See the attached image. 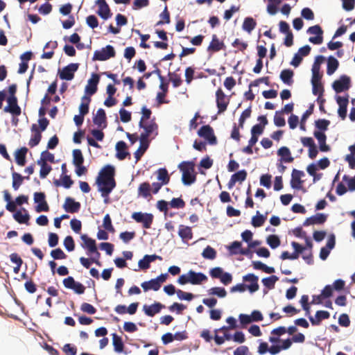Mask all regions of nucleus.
<instances>
[{
  "instance_id": "30",
  "label": "nucleus",
  "mask_w": 355,
  "mask_h": 355,
  "mask_svg": "<svg viewBox=\"0 0 355 355\" xmlns=\"http://www.w3.org/2000/svg\"><path fill=\"white\" fill-rule=\"evenodd\" d=\"M277 155L281 157V162L285 163H291L294 160V157L291 156L289 148L286 146H282L277 150Z\"/></svg>"
},
{
  "instance_id": "29",
  "label": "nucleus",
  "mask_w": 355,
  "mask_h": 355,
  "mask_svg": "<svg viewBox=\"0 0 355 355\" xmlns=\"http://www.w3.org/2000/svg\"><path fill=\"white\" fill-rule=\"evenodd\" d=\"M31 131L34 132V134L32 135L28 142V145L31 148H33L38 145L42 139V134L36 124L32 125Z\"/></svg>"
},
{
  "instance_id": "56",
  "label": "nucleus",
  "mask_w": 355,
  "mask_h": 355,
  "mask_svg": "<svg viewBox=\"0 0 355 355\" xmlns=\"http://www.w3.org/2000/svg\"><path fill=\"white\" fill-rule=\"evenodd\" d=\"M251 107H248L245 109L241 114L239 120V128H243L244 125V123L246 119L249 118L251 115Z\"/></svg>"
},
{
  "instance_id": "13",
  "label": "nucleus",
  "mask_w": 355,
  "mask_h": 355,
  "mask_svg": "<svg viewBox=\"0 0 355 355\" xmlns=\"http://www.w3.org/2000/svg\"><path fill=\"white\" fill-rule=\"evenodd\" d=\"M243 280L245 282H250V284H245L247 289L250 293H254L259 288L258 284L259 277L253 273H249L243 277Z\"/></svg>"
},
{
  "instance_id": "16",
  "label": "nucleus",
  "mask_w": 355,
  "mask_h": 355,
  "mask_svg": "<svg viewBox=\"0 0 355 355\" xmlns=\"http://www.w3.org/2000/svg\"><path fill=\"white\" fill-rule=\"evenodd\" d=\"M336 102L338 104V114L339 116L344 120L347 116V105L349 103V96L345 97L338 96L336 97Z\"/></svg>"
},
{
  "instance_id": "6",
  "label": "nucleus",
  "mask_w": 355,
  "mask_h": 355,
  "mask_svg": "<svg viewBox=\"0 0 355 355\" xmlns=\"http://www.w3.org/2000/svg\"><path fill=\"white\" fill-rule=\"evenodd\" d=\"M198 135L207 140L211 145L217 144V139L214 135V130L209 125H202L198 131Z\"/></svg>"
},
{
  "instance_id": "48",
  "label": "nucleus",
  "mask_w": 355,
  "mask_h": 355,
  "mask_svg": "<svg viewBox=\"0 0 355 355\" xmlns=\"http://www.w3.org/2000/svg\"><path fill=\"white\" fill-rule=\"evenodd\" d=\"M312 92L314 95L318 96V101H320V97L323 96L324 87L322 83H311Z\"/></svg>"
},
{
  "instance_id": "64",
  "label": "nucleus",
  "mask_w": 355,
  "mask_h": 355,
  "mask_svg": "<svg viewBox=\"0 0 355 355\" xmlns=\"http://www.w3.org/2000/svg\"><path fill=\"white\" fill-rule=\"evenodd\" d=\"M62 351L66 355H76L77 353V348L76 347L68 343L63 346Z\"/></svg>"
},
{
  "instance_id": "54",
  "label": "nucleus",
  "mask_w": 355,
  "mask_h": 355,
  "mask_svg": "<svg viewBox=\"0 0 355 355\" xmlns=\"http://www.w3.org/2000/svg\"><path fill=\"white\" fill-rule=\"evenodd\" d=\"M98 15L104 19H107L112 15L110 9L108 5L98 8L97 12Z\"/></svg>"
},
{
  "instance_id": "33",
  "label": "nucleus",
  "mask_w": 355,
  "mask_h": 355,
  "mask_svg": "<svg viewBox=\"0 0 355 355\" xmlns=\"http://www.w3.org/2000/svg\"><path fill=\"white\" fill-rule=\"evenodd\" d=\"M294 72L291 69H284L280 73V79L282 82L288 85H291L293 83V77Z\"/></svg>"
},
{
  "instance_id": "20",
  "label": "nucleus",
  "mask_w": 355,
  "mask_h": 355,
  "mask_svg": "<svg viewBox=\"0 0 355 355\" xmlns=\"http://www.w3.org/2000/svg\"><path fill=\"white\" fill-rule=\"evenodd\" d=\"M178 235L184 243H187L193 239V232L191 227L180 225Z\"/></svg>"
},
{
  "instance_id": "62",
  "label": "nucleus",
  "mask_w": 355,
  "mask_h": 355,
  "mask_svg": "<svg viewBox=\"0 0 355 355\" xmlns=\"http://www.w3.org/2000/svg\"><path fill=\"white\" fill-rule=\"evenodd\" d=\"M274 123L277 127H283L286 124L285 119L279 112H275L274 116Z\"/></svg>"
},
{
  "instance_id": "43",
  "label": "nucleus",
  "mask_w": 355,
  "mask_h": 355,
  "mask_svg": "<svg viewBox=\"0 0 355 355\" xmlns=\"http://www.w3.org/2000/svg\"><path fill=\"white\" fill-rule=\"evenodd\" d=\"M279 280L278 277L275 275H271L268 277L262 279L261 282L263 286L269 290L275 288V283Z\"/></svg>"
},
{
  "instance_id": "15",
  "label": "nucleus",
  "mask_w": 355,
  "mask_h": 355,
  "mask_svg": "<svg viewBox=\"0 0 355 355\" xmlns=\"http://www.w3.org/2000/svg\"><path fill=\"white\" fill-rule=\"evenodd\" d=\"M101 180H114V168L111 165H107L103 167L98 173L96 181Z\"/></svg>"
},
{
  "instance_id": "5",
  "label": "nucleus",
  "mask_w": 355,
  "mask_h": 355,
  "mask_svg": "<svg viewBox=\"0 0 355 355\" xmlns=\"http://www.w3.org/2000/svg\"><path fill=\"white\" fill-rule=\"evenodd\" d=\"M116 55L114 47L111 45H107L101 51H96L94 53L93 60L105 61L111 58H114Z\"/></svg>"
},
{
  "instance_id": "24",
  "label": "nucleus",
  "mask_w": 355,
  "mask_h": 355,
  "mask_svg": "<svg viewBox=\"0 0 355 355\" xmlns=\"http://www.w3.org/2000/svg\"><path fill=\"white\" fill-rule=\"evenodd\" d=\"M115 148L116 150V157L119 160H123L128 155H130L129 152L127 151V144L123 141H118L116 144Z\"/></svg>"
},
{
  "instance_id": "60",
  "label": "nucleus",
  "mask_w": 355,
  "mask_h": 355,
  "mask_svg": "<svg viewBox=\"0 0 355 355\" xmlns=\"http://www.w3.org/2000/svg\"><path fill=\"white\" fill-rule=\"evenodd\" d=\"M51 256L54 259H64L67 258V254L60 248H56L51 250Z\"/></svg>"
},
{
  "instance_id": "12",
  "label": "nucleus",
  "mask_w": 355,
  "mask_h": 355,
  "mask_svg": "<svg viewBox=\"0 0 355 355\" xmlns=\"http://www.w3.org/2000/svg\"><path fill=\"white\" fill-rule=\"evenodd\" d=\"M304 173L302 171L297 169H293L291 173V186L293 189H300L302 187L304 181L302 180V178L304 176Z\"/></svg>"
},
{
  "instance_id": "63",
  "label": "nucleus",
  "mask_w": 355,
  "mask_h": 355,
  "mask_svg": "<svg viewBox=\"0 0 355 355\" xmlns=\"http://www.w3.org/2000/svg\"><path fill=\"white\" fill-rule=\"evenodd\" d=\"M121 121L123 123H128L131 120V113L124 108H121L119 110Z\"/></svg>"
},
{
  "instance_id": "57",
  "label": "nucleus",
  "mask_w": 355,
  "mask_h": 355,
  "mask_svg": "<svg viewBox=\"0 0 355 355\" xmlns=\"http://www.w3.org/2000/svg\"><path fill=\"white\" fill-rule=\"evenodd\" d=\"M142 116L139 121V126L142 127L143 123H144L145 120L149 119L150 118L152 112L150 109L146 107H143L141 109Z\"/></svg>"
},
{
  "instance_id": "14",
  "label": "nucleus",
  "mask_w": 355,
  "mask_h": 355,
  "mask_svg": "<svg viewBox=\"0 0 355 355\" xmlns=\"http://www.w3.org/2000/svg\"><path fill=\"white\" fill-rule=\"evenodd\" d=\"M100 77L97 73H93L92 78L88 80L85 87V92L87 96L94 94L98 89L97 85L99 83Z\"/></svg>"
},
{
  "instance_id": "21",
  "label": "nucleus",
  "mask_w": 355,
  "mask_h": 355,
  "mask_svg": "<svg viewBox=\"0 0 355 355\" xmlns=\"http://www.w3.org/2000/svg\"><path fill=\"white\" fill-rule=\"evenodd\" d=\"M247 177V172L245 170L239 171L231 176L230 181L227 183V188L229 189H232L236 182H242Z\"/></svg>"
},
{
  "instance_id": "7",
  "label": "nucleus",
  "mask_w": 355,
  "mask_h": 355,
  "mask_svg": "<svg viewBox=\"0 0 355 355\" xmlns=\"http://www.w3.org/2000/svg\"><path fill=\"white\" fill-rule=\"evenodd\" d=\"M6 101L8 105L4 107L3 111L5 112L10 113L12 116H19L21 113V110L18 105L17 98L8 96Z\"/></svg>"
},
{
  "instance_id": "3",
  "label": "nucleus",
  "mask_w": 355,
  "mask_h": 355,
  "mask_svg": "<svg viewBox=\"0 0 355 355\" xmlns=\"http://www.w3.org/2000/svg\"><path fill=\"white\" fill-rule=\"evenodd\" d=\"M131 217L137 223H141L145 229H150L151 227L154 219V216L152 214L141 211L132 213Z\"/></svg>"
},
{
  "instance_id": "4",
  "label": "nucleus",
  "mask_w": 355,
  "mask_h": 355,
  "mask_svg": "<svg viewBox=\"0 0 355 355\" xmlns=\"http://www.w3.org/2000/svg\"><path fill=\"white\" fill-rule=\"evenodd\" d=\"M96 183L98 186V191L101 192V196L105 198V202H107V198H108L110 193L116 187V181L101 180L96 181Z\"/></svg>"
},
{
  "instance_id": "1",
  "label": "nucleus",
  "mask_w": 355,
  "mask_h": 355,
  "mask_svg": "<svg viewBox=\"0 0 355 355\" xmlns=\"http://www.w3.org/2000/svg\"><path fill=\"white\" fill-rule=\"evenodd\" d=\"M178 168L182 173V181L184 185H191L196 182V173L193 162H182L178 165Z\"/></svg>"
},
{
  "instance_id": "44",
  "label": "nucleus",
  "mask_w": 355,
  "mask_h": 355,
  "mask_svg": "<svg viewBox=\"0 0 355 355\" xmlns=\"http://www.w3.org/2000/svg\"><path fill=\"white\" fill-rule=\"evenodd\" d=\"M24 211L26 212L25 214H22L21 211H17L13 214V218H15V220L20 224H27L30 219V216L26 212V210L24 209Z\"/></svg>"
},
{
  "instance_id": "35",
  "label": "nucleus",
  "mask_w": 355,
  "mask_h": 355,
  "mask_svg": "<svg viewBox=\"0 0 355 355\" xmlns=\"http://www.w3.org/2000/svg\"><path fill=\"white\" fill-rule=\"evenodd\" d=\"M112 336L114 351L117 353H121L124 349V344L122 338L115 333L112 334Z\"/></svg>"
},
{
  "instance_id": "27",
  "label": "nucleus",
  "mask_w": 355,
  "mask_h": 355,
  "mask_svg": "<svg viewBox=\"0 0 355 355\" xmlns=\"http://www.w3.org/2000/svg\"><path fill=\"white\" fill-rule=\"evenodd\" d=\"M81 240L83 241V244L82 245L83 248H86L87 250V254L91 252L96 251V241L92 238H89L86 234H83L81 236Z\"/></svg>"
},
{
  "instance_id": "17",
  "label": "nucleus",
  "mask_w": 355,
  "mask_h": 355,
  "mask_svg": "<svg viewBox=\"0 0 355 355\" xmlns=\"http://www.w3.org/2000/svg\"><path fill=\"white\" fill-rule=\"evenodd\" d=\"M327 216L322 213H318L309 218H307L303 223L304 226L311 225H322L326 222Z\"/></svg>"
},
{
  "instance_id": "9",
  "label": "nucleus",
  "mask_w": 355,
  "mask_h": 355,
  "mask_svg": "<svg viewBox=\"0 0 355 355\" xmlns=\"http://www.w3.org/2000/svg\"><path fill=\"white\" fill-rule=\"evenodd\" d=\"M332 87L337 93L347 90L350 87V78L346 75H343L338 80L333 83Z\"/></svg>"
},
{
  "instance_id": "39",
  "label": "nucleus",
  "mask_w": 355,
  "mask_h": 355,
  "mask_svg": "<svg viewBox=\"0 0 355 355\" xmlns=\"http://www.w3.org/2000/svg\"><path fill=\"white\" fill-rule=\"evenodd\" d=\"M37 164L40 166V176L41 178H45L52 170L50 165L43 160H37Z\"/></svg>"
},
{
  "instance_id": "32",
  "label": "nucleus",
  "mask_w": 355,
  "mask_h": 355,
  "mask_svg": "<svg viewBox=\"0 0 355 355\" xmlns=\"http://www.w3.org/2000/svg\"><path fill=\"white\" fill-rule=\"evenodd\" d=\"M27 152L28 148L26 147H21L15 152V161L19 166H23L26 164V155Z\"/></svg>"
},
{
  "instance_id": "59",
  "label": "nucleus",
  "mask_w": 355,
  "mask_h": 355,
  "mask_svg": "<svg viewBox=\"0 0 355 355\" xmlns=\"http://www.w3.org/2000/svg\"><path fill=\"white\" fill-rule=\"evenodd\" d=\"M135 236V232H123L119 234V238L125 243H129Z\"/></svg>"
},
{
  "instance_id": "19",
  "label": "nucleus",
  "mask_w": 355,
  "mask_h": 355,
  "mask_svg": "<svg viewBox=\"0 0 355 355\" xmlns=\"http://www.w3.org/2000/svg\"><path fill=\"white\" fill-rule=\"evenodd\" d=\"M93 122L98 128L103 129L107 126L106 114L103 109L100 108L97 110Z\"/></svg>"
},
{
  "instance_id": "47",
  "label": "nucleus",
  "mask_w": 355,
  "mask_h": 355,
  "mask_svg": "<svg viewBox=\"0 0 355 355\" xmlns=\"http://www.w3.org/2000/svg\"><path fill=\"white\" fill-rule=\"evenodd\" d=\"M84 163V157L80 149L73 150V164L74 166L82 165Z\"/></svg>"
},
{
  "instance_id": "52",
  "label": "nucleus",
  "mask_w": 355,
  "mask_h": 355,
  "mask_svg": "<svg viewBox=\"0 0 355 355\" xmlns=\"http://www.w3.org/2000/svg\"><path fill=\"white\" fill-rule=\"evenodd\" d=\"M103 226L105 228V230L110 232H114L115 230L112 224V220L108 214H107L103 220Z\"/></svg>"
},
{
  "instance_id": "8",
  "label": "nucleus",
  "mask_w": 355,
  "mask_h": 355,
  "mask_svg": "<svg viewBox=\"0 0 355 355\" xmlns=\"http://www.w3.org/2000/svg\"><path fill=\"white\" fill-rule=\"evenodd\" d=\"M45 198V193L43 192H35L34 193V202L37 203V205L35 207V211L37 212L40 213L49 210V206Z\"/></svg>"
},
{
  "instance_id": "41",
  "label": "nucleus",
  "mask_w": 355,
  "mask_h": 355,
  "mask_svg": "<svg viewBox=\"0 0 355 355\" xmlns=\"http://www.w3.org/2000/svg\"><path fill=\"white\" fill-rule=\"evenodd\" d=\"M157 180L160 181L161 183L167 184L170 181V176L168 173V171L165 168H159L157 171Z\"/></svg>"
},
{
  "instance_id": "50",
  "label": "nucleus",
  "mask_w": 355,
  "mask_h": 355,
  "mask_svg": "<svg viewBox=\"0 0 355 355\" xmlns=\"http://www.w3.org/2000/svg\"><path fill=\"white\" fill-rule=\"evenodd\" d=\"M202 256L207 259L213 260L216 257V251L211 246H207L202 252Z\"/></svg>"
},
{
  "instance_id": "36",
  "label": "nucleus",
  "mask_w": 355,
  "mask_h": 355,
  "mask_svg": "<svg viewBox=\"0 0 355 355\" xmlns=\"http://www.w3.org/2000/svg\"><path fill=\"white\" fill-rule=\"evenodd\" d=\"M339 66L338 61L333 56H329L327 59V73L329 76L332 75Z\"/></svg>"
},
{
  "instance_id": "58",
  "label": "nucleus",
  "mask_w": 355,
  "mask_h": 355,
  "mask_svg": "<svg viewBox=\"0 0 355 355\" xmlns=\"http://www.w3.org/2000/svg\"><path fill=\"white\" fill-rule=\"evenodd\" d=\"M330 121L327 119H318L315 122V127L321 131L327 130Z\"/></svg>"
},
{
  "instance_id": "42",
  "label": "nucleus",
  "mask_w": 355,
  "mask_h": 355,
  "mask_svg": "<svg viewBox=\"0 0 355 355\" xmlns=\"http://www.w3.org/2000/svg\"><path fill=\"white\" fill-rule=\"evenodd\" d=\"M257 22L252 17H246L243 23V29L250 33L256 27Z\"/></svg>"
},
{
  "instance_id": "55",
  "label": "nucleus",
  "mask_w": 355,
  "mask_h": 355,
  "mask_svg": "<svg viewBox=\"0 0 355 355\" xmlns=\"http://www.w3.org/2000/svg\"><path fill=\"white\" fill-rule=\"evenodd\" d=\"M172 208L182 209L185 207V202L181 198H174L169 202Z\"/></svg>"
},
{
  "instance_id": "31",
  "label": "nucleus",
  "mask_w": 355,
  "mask_h": 355,
  "mask_svg": "<svg viewBox=\"0 0 355 355\" xmlns=\"http://www.w3.org/2000/svg\"><path fill=\"white\" fill-rule=\"evenodd\" d=\"M330 317V314L327 311H318L315 313V318L312 316H309V319L311 322L312 325H319L322 320L328 319Z\"/></svg>"
},
{
  "instance_id": "37",
  "label": "nucleus",
  "mask_w": 355,
  "mask_h": 355,
  "mask_svg": "<svg viewBox=\"0 0 355 355\" xmlns=\"http://www.w3.org/2000/svg\"><path fill=\"white\" fill-rule=\"evenodd\" d=\"M91 101L90 96L85 95L81 98V103L79 106V112L81 115H86L89 112V105Z\"/></svg>"
},
{
  "instance_id": "23",
  "label": "nucleus",
  "mask_w": 355,
  "mask_h": 355,
  "mask_svg": "<svg viewBox=\"0 0 355 355\" xmlns=\"http://www.w3.org/2000/svg\"><path fill=\"white\" fill-rule=\"evenodd\" d=\"M139 128L144 130V132L140 135L144 139L145 138L148 139L151 134L157 130L158 125L154 120H151L148 123H143V126Z\"/></svg>"
},
{
  "instance_id": "40",
  "label": "nucleus",
  "mask_w": 355,
  "mask_h": 355,
  "mask_svg": "<svg viewBox=\"0 0 355 355\" xmlns=\"http://www.w3.org/2000/svg\"><path fill=\"white\" fill-rule=\"evenodd\" d=\"M141 286L145 291H147L150 289H153V291H158L161 287V284H159L155 279H152L148 282H144L141 284Z\"/></svg>"
},
{
  "instance_id": "49",
  "label": "nucleus",
  "mask_w": 355,
  "mask_h": 355,
  "mask_svg": "<svg viewBox=\"0 0 355 355\" xmlns=\"http://www.w3.org/2000/svg\"><path fill=\"white\" fill-rule=\"evenodd\" d=\"M266 218L260 214L259 211H257V215L252 218V225L254 227H259L263 225Z\"/></svg>"
},
{
  "instance_id": "46",
  "label": "nucleus",
  "mask_w": 355,
  "mask_h": 355,
  "mask_svg": "<svg viewBox=\"0 0 355 355\" xmlns=\"http://www.w3.org/2000/svg\"><path fill=\"white\" fill-rule=\"evenodd\" d=\"M160 20L156 24V26L163 25L164 24H169L170 20V12L168 10L167 6H165L163 12L159 15Z\"/></svg>"
},
{
  "instance_id": "25",
  "label": "nucleus",
  "mask_w": 355,
  "mask_h": 355,
  "mask_svg": "<svg viewBox=\"0 0 355 355\" xmlns=\"http://www.w3.org/2000/svg\"><path fill=\"white\" fill-rule=\"evenodd\" d=\"M313 135L318 141L319 149L320 151L328 152L330 150L329 146L326 144L327 136L324 132L315 131L313 132Z\"/></svg>"
},
{
  "instance_id": "10",
  "label": "nucleus",
  "mask_w": 355,
  "mask_h": 355,
  "mask_svg": "<svg viewBox=\"0 0 355 355\" xmlns=\"http://www.w3.org/2000/svg\"><path fill=\"white\" fill-rule=\"evenodd\" d=\"M78 63H71L64 67L60 72V78L62 80H71L74 77V73L78 69Z\"/></svg>"
},
{
  "instance_id": "26",
  "label": "nucleus",
  "mask_w": 355,
  "mask_h": 355,
  "mask_svg": "<svg viewBox=\"0 0 355 355\" xmlns=\"http://www.w3.org/2000/svg\"><path fill=\"white\" fill-rule=\"evenodd\" d=\"M225 47L223 42H220L216 35H213L211 41L207 47V51L209 52H218L220 50L224 49Z\"/></svg>"
},
{
  "instance_id": "22",
  "label": "nucleus",
  "mask_w": 355,
  "mask_h": 355,
  "mask_svg": "<svg viewBox=\"0 0 355 355\" xmlns=\"http://www.w3.org/2000/svg\"><path fill=\"white\" fill-rule=\"evenodd\" d=\"M165 306L160 302H155L154 304L147 306H144V311L146 315L150 317H153L155 314L159 313Z\"/></svg>"
},
{
  "instance_id": "38",
  "label": "nucleus",
  "mask_w": 355,
  "mask_h": 355,
  "mask_svg": "<svg viewBox=\"0 0 355 355\" xmlns=\"http://www.w3.org/2000/svg\"><path fill=\"white\" fill-rule=\"evenodd\" d=\"M138 195L144 198L150 197V184L149 182H145L139 184L138 188Z\"/></svg>"
},
{
  "instance_id": "2",
  "label": "nucleus",
  "mask_w": 355,
  "mask_h": 355,
  "mask_svg": "<svg viewBox=\"0 0 355 355\" xmlns=\"http://www.w3.org/2000/svg\"><path fill=\"white\" fill-rule=\"evenodd\" d=\"M207 280V276L202 272H196L192 270L187 275H182L178 279V284L184 285L190 283L193 285L200 284L202 282Z\"/></svg>"
},
{
  "instance_id": "11",
  "label": "nucleus",
  "mask_w": 355,
  "mask_h": 355,
  "mask_svg": "<svg viewBox=\"0 0 355 355\" xmlns=\"http://www.w3.org/2000/svg\"><path fill=\"white\" fill-rule=\"evenodd\" d=\"M216 105L218 109V112L219 114L224 112L227 110V105L229 104V100L227 98L225 94L220 88L216 91Z\"/></svg>"
},
{
  "instance_id": "61",
  "label": "nucleus",
  "mask_w": 355,
  "mask_h": 355,
  "mask_svg": "<svg viewBox=\"0 0 355 355\" xmlns=\"http://www.w3.org/2000/svg\"><path fill=\"white\" fill-rule=\"evenodd\" d=\"M64 245L69 252H71L74 250L75 243L71 236H67L65 237L64 240Z\"/></svg>"
},
{
  "instance_id": "51",
  "label": "nucleus",
  "mask_w": 355,
  "mask_h": 355,
  "mask_svg": "<svg viewBox=\"0 0 355 355\" xmlns=\"http://www.w3.org/2000/svg\"><path fill=\"white\" fill-rule=\"evenodd\" d=\"M266 241L269 246L272 249L277 248L278 246L280 245L281 243L280 239L278 237V236L275 234L268 236L267 237Z\"/></svg>"
},
{
  "instance_id": "28",
  "label": "nucleus",
  "mask_w": 355,
  "mask_h": 355,
  "mask_svg": "<svg viewBox=\"0 0 355 355\" xmlns=\"http://www.w3.org/2000/svg\"><path fill=\"white\" fill-rule=\"evenodd\" d=\"M139 141H140V146H139V148L134 153L135 157L136 159V162H137L141 159V157L143 156L144 153L146 151V150L148 149V146H149L148 139L145 138L144 139H143L142 136H140Z\"/></svg>"
},
{
  "instance_id": "53",
  "label": "nucleus",
  "mask_w": 355,
  "mask_h": 355,
  "mask_svg": "<svg viewBox=\"0 0 355 355\" xmlns=\"http://www.w3.org/2000/svg\"><path fill=\"white\" fill-rule=\"evenodd\" d=\"M169 79L171 81L174 87H180L182 83V80L180 75L176 73H169Z\"/></svg>"
},
{
  "instance_id": "34",
  "label": "nucleus",
  "mask_w": 355,
  "mask_h": 355,
  "mask_svg": "<svg viewBox=\"0 0 355 355\" xmlns=\"http://www.w3.org/2000/svg\"><path fill=\"white\" fill-rule=\"evenodd\" d=\"M12 188L17 191L19 189L20 186L22 184L24 179L29 180V176L23 177L21 174L17 172H12Z\"/></svg>"
},
{
  "instance_id": "45",
  "label": "nucleus",
  "mask_w": 355,
  "mask_h": 355,
  "mask_svg": "<svg viewBox=\"0 0 355 355\" xmlns=\"http://www.w3.org/2000/svg\"><path fill=\"white\" fill-rule=\"evenodd\" d=\"M209 295H216L218 297L223 298L227 295V291L223 287H212L208 290Z\"/></svg>"
},
{
  "instance_id": "18",
  "label": "nucleus",
  "mask_w": 355,
  "mask_h": 355,
  "mask_svg": "<svg viewBox=\"0 0 355 355\" xmlns=\"http://www.w3.org/2000/svg\"><path fill=\"white\" fill-rule=\"evenodd\" d=\"M80 206L79 202H76L73 198L67 197L63 205V209L68 213L73 214L79 211Z\"/></svg>"
}]
</instances>
